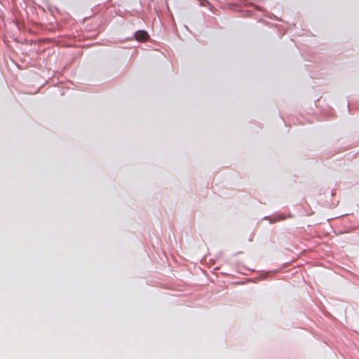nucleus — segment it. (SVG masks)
<instances>
[{
	"instance_id": "obj_1",
	"label": "nucleus",
	"mask_w": 359,
	"mask_h": 359,
	"mask_svg": "<svg viewBox=\"0 0 359 359\" xmlns=\"http://www.w3.org/2000/svg\"><path fill=\"white\" fill-rule=\"evenodd\" d=\"M135 37L138 41H144L147 39L149 35L147 32L140 30L136 32Z\"/></svg>"
}]
</instances>
